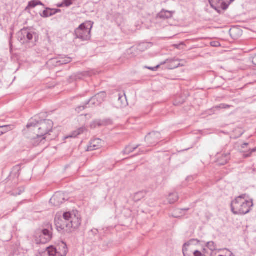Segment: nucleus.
Listing matches in <instances>:
<instances>
[{"label":"nucleus","instance_id":"obj_19","mask_svg":"<svg viewBox=\"0 0 256 256\" xmlns=\"http://www.w3.org/2000/svg\"><path fill=\"white\" fill-rule=\"evenodd\" d=\"M40 5V6H44V4L40 0H33L30 2H28V5L27 7L26 8V10L29 8H34L36 7V6Z\"/></svg>","mask_w":256,"mask_h":256},{"label":"nucleus","instance_id":"obj_33","mask_svg":"<svg viewBox=\"0 0 256 256\" xmlns=\"http://www.w3.org/2000/svg\"><path fill=\"white\" fill-rule=\"evenodd\" d=\"M230 105L224 104H222L218 106H215V108H216V109H220V108L226 109V108H230Z\"/></svg>","mask_w":256,"mask_h":256},{"label":"nucleus","instance_id":"obj_17","mask_svg":"<svg viewBox=\"0 0 256 256\" xmlns=\"http://www.w3.org/2000/svg\"><path fill=\"white\" fill-rule=\"evenodd\" d=\"M40 234L46 237L45 242H49L52 238V232L48 229H44L41 231Z\"/></svg>","mask_w":256,"mask_h":256},{"label":"nucleus","instance_id":"obj_23","mask_svg":"<svg viewBox=\"0 0 256 256\" xmlns=\"http://www.w3.org/2000/svg\"><path fill=\"white\" fill-rule=\"evenodd\" d=\"M97 99V102H99V104H100L102 102L104 101L106 97V94L105 92H100L94 96Z\"/></svg>","mask_w":256,"mask_h":256},{"label":"nucleus","instance_id":"obj_38","mask_svg":"<svg viewBox=\"0 0 256 256\" xmlns=\"http://www.w3.org/2000/svg\"><path fill=\"white\" fill-rule=\"evenodd\" d=\"M189 210L188 208H184V209H178L175 211L176 214H178V212L180 214H182V211H188Z\"/></svg>","mask_w":256,"mask_h":256},{"label":"nucleus","instance_id":"obj_6","mask_svg":"<svg viewBox=\"0 0 256 256\" xmlns=\"http://www.w3.org/2000/svg\"><path fill=\"white\" fill-rule=\"evenodd\" d=\"M88 24L90 28L87 26L86 24L82 23L75 30L74 34L76 38H79L82 41L90 40L91 38V28L92 24H90V22H88Z\"/></svg>","mask_w":256,"mask_h":256},{"label":"nucleus","instance_id":"obj_15","mask_svg":"<svg viewBox=\"0 0 256 256\" xmlns=\"http://www.w3.org/2000/svg\"><path fill=\"white\" fill-rule=\"evenodd\" d=\"M112 124V122L110 120H97L94 121L91 124L92 128H96V126H106L111 124Z\"/></svg>","mask_w":256,"mask_h":256},{"label":"nucleus","instance_id":"obj_40","mask_svg":"<svg viewBox=\"0 0 256 256\" xmlns=\"http://www.w3.org/2000/svg\"><path fill=\"white\" fill-rule=\"evenodd\" d=\"M90 232H92V234L94 236L96 235L98 233V230L97 229H92L90 230Z\"/></svg>","mask_w":256,"mask_h":256},{"label":"nucleus","instance_id":"obj_36","mask_svg":"<svg viewBox=\"0 0 256 256\" xmlns=\"http://www.w3.org/2000/svg\"><path fill=\"white\" fill-rule=\"evenodd\" d=\"M86 108V104L83 105V106H78L77 108H76V110L78 112H80V111L84 110Z\"/></svg>","mask_w":256,"mask_h":256},{"label":"nucleus","instance_id":"obj_2","mask_svg":"<svg viewBox=\"0 0 256 256\" xmlns=\"http://www.w3.org/2000/svg\"><path fill=\"white\" fill-rule=\"evenodd\" d=\"M248 194H241L235 198L230 204L231 210L234 214L244 215L250 212L254 206L253 200H248Z\"/></svg>","mask_w":256,"mask_h":256},{"label":"nucleus","instance_id":"obj_46","mask_svg":"<svg viewBox=\"0 0 256 256\" xmlns=\"http://www.w3.org/2000/svg\"><path fill=\"white\" fill-rule=\"evenodd\" d=\"M24 191V189H23L22 190H20V192H18V193H16V195H20V194H21L22 192Z\"/></svg>","mask_w":256,"mask_h":256},{"label":"nucleus","instance_id":"obj_1","mask_svg":"<svg viewBox=\"0 0 256 256\" xmlns=\"http://www.w3.org/2000/svg\"><path fill=\"white\" fill-rule=\"evenodd\" d=\"M82 220L78 212H66L62 217L56 222L58 228L68 232H72L78 228L81 225Z\"/></svg>","mask_w":256,"mask_h":256},{"label":"nucleus","instance_id":"obj_28","mask_svg":"<svg viewBox=\"0 0 256 256\" xmlns=\"http://www.w3.org/2000/svg\"><path fill=\"white\" fill-rule=\"evenodd\" d=\"M186 98L184 96H180L176 98V100H174V105L175 106H179L185 102Z\"/></svg>","mask_w":256,"mask_h":256},{"label":"nucleus","instance_id":"obj_11","mask_svg":"<svg viewBox=\"0 0 256 256\" xmlns=\"http://www.w3.org/2000/svg\"><path fill=\"white\" fill-rule=\"evenodd\" d=\"M102 141L100 139L96 138L92 140L88 146V151L98 150L102 146Z\"/></svg>","mask_w":256,"mask_h":256},{"label":"nucleus","instance_id":"obj_30","mask_svg":"<svg viewBox=\"0 0 256 256\" xmlns=\"http://www.w3.org/2000/svg\"><path fill=\"white\" fill-rule=\"evenodd\" d=\"M10 130V126L8 125L0 126V136L6 133Z\"/></svg>","mask_w":256,"mask_h":256},{"label":"nucleus","instance_id":"obj_16","mask_svg":"<svg viewBox=\"0 0 256 256\" xmlns=\"http://www.w3.org/2000/svg\"><path fill=\"white\" fill-rule=\"evenodd\" d=\"M72 58L70 57L64 56L61 57L56 62V66H59L62 64H66L70 62Z\"/></svg>","mask_w":256,"mask_h":256},{"label":"nucleus","instance_id":"obj_25","mask_svg":"<svg viewBox=\"0 0 256 256\" xmlns=\"http://www.w3.org/2000/svg\"><path fill=\"white\" fill-rule=\"evenodd\" d=\"M138 146L139 145H137L136 146L132 147L130 146H128L125 148L122 152L124 154H128L136 150L138 147Z\"/></svg>","mask_w":256,"mask_h":256},{"label":"nucleus","instance_id":"obj_5","mask_svg":"<svg viewBox=\"0 0 256 256\" xmlns=\"http://www.w3.org/2000/svg\"><path fill=\"white\" fill-rule=\"evenodd\" d=\"M67 252L66 244L62 242L58 248L53 246L47 248L45 251L40 252L38 256H66Z\"/></svg>","mask_w":256,"mask_h":256},{"label":"nucleus","instance_id":"obj_47","mask_svg":"<svg viewBox=\"0 0 256 256\" xmlns=\"http://www.w3.org/2000/svg\"><path fill=\"white\" fill-rule=\"evenodd\" d=\"M64 6V4L63 2L62 4H60L58 6V7H62V6Z\"/></svg>","mask_w":256,"mask_h":256},{"label":"nucleus","instance_id":"obj_35","mask_svg":"<svg viewBox=\"0 0 256 256\" xmlns=\"http://www.w3.org/2000/svg\"><path fill=\"white\" fill-rule=\"evenodd\" d=\"M64 6L66 7L70 6L72 4V0H64L63 2Z\"/></svg>","mask_w":256,"mask_h":256},{"label":"nucleus","instance_id":"obj_26","mask_svg":"<svg viewBox=\"0 0 256 256\" xmlns=\"http://www.w3.org/2000/svg\"><path fill=\"white\" fill-rule=\"evenodd\" d=\"M86 105H89L90 106H97L99 105V102H97V99L95 96H92L86 104Z\"/></svg>","mask_w":256,"mask_h":256},{"label":"nucleus","instance_id":"obj_22","mask_svg":"<svg viewBox=\"0 0 256 256\" xmlns=\"http://www.w3.org/2000/svg\"><path fill=\"white\" fill-rule=\"evenodd\" d=\"M230 159V154H226L222 156V160L218 159V163L220 165H224L226 164Z\"/></svg>","mask_w":256,"mask_h":256},{"label":"nucleus","instance_id":"obj_43","mask_svg":"<svg viewBox=\"0 0 256 256\" xmlns=\"http://www.w3.org/2000/svg\"><path fill=\"white\" fill-rule=\"evenodd\" d=\"M249 151L250 152H251V154H252V152H256V147L250 150Z\"/></svg>","mask_w":256,"mask_h":256},{"label":"nucleus","instance_id":"obj_42","mask_svg":"<svg viewBox=\"0 0 256 256\" xmlns=\"http://www.w3.org/2000/svg\"><path fill=\"white\" fill-rule=\"evenodd\" d=\"M217 44H218V42H211V46H218Z\"/></svg>","mask_w":256,"mask_h":256},{"label":"nucleus","instance_id":"obj_10","mask_svg":"<svg viewBox=\"0 0 256 256\" xmlns=\"http://www.w3.org/2000/svg\"><path fill=\"white\" fill-rule=\"evenodd\" d=\"M196 241L199 242L200 240L198 239H192L187 242L184 244L182 248V252L184 256H193V251H190V246L193 242Z\"/></svg>","mask_w":256,"mask_h":256},{"label":"nucleus","instance_id":"obj_39","mask_svg":"<svg viewBox=\"0 0 256 256\" xmlns=\"http://www.w3.org/2000/svg\"><path fill=\"white\" fill-rule=\"evenodd\" d=\"M251 155H252L251 152H250L248 150V152L247 153L244 154H243V158H247L250 157L251 156Z\"/></svg>","mask_w":256,"mask_h":256},{"label":"nucleus","instance_id":"obj_44","mask_svg":"<svg viewBox=\"0 0 256 256\" xmlns=\"http://www.w3.org/2000/svg\"><path fill=\"white\" fill-rule=\"evenodd\" d=\"M248 143H244L242 144V148H245L248 145Z\"/></svg>","mask_w":256,"mask_h":256},{"label":"nucleus","instance_id":"obj_14","mask_svg":"<svg viewBox=\"0 0 256 256\" xmlns=\"http://www.w3.org/2000/svg\"><path fill=\"white\" fill-rule=\"evenodd\" d=\"M60 12V9H52L47 8L44 10L42 14H41L40 16L43 18H48Z\"/></svg>","mask_w":256,"mask_h":256},{"label":"nucleus","instance_id":"obj_34","mask_svg":"<svg viewBox=\"0 0 256 256\" xmlns=\"http://www.w3.org/2000/svg\"><path fill=\"white\" fill-rule=\"evenodd\" d=\"M193 255L194 256H206L204 254L197 250L193 251Z\"/></svg>","mask_w":256,"mask_h":256},{"label":"nucleus","instance_id":"obj_24","mask_svg":"<svg viewBox=\"0 0 256 256\" xmlns=\"http://www.w3.org/2000/svg\"><path fill=\"white\" fill-rule=\"evenodd\" d=\"M152 46L151 43L142 42L138 46V49L140 51H144Z\"/></svg>","mask_w":256,"mask_h":256},{"label":"nucleus","instance_id":"obj_50","mask_svg":"<svg viewBox=\"0 0 256 256\" xmlns=\"http://www.w3.org/2000/svg\"><path fill=\"white\" fill-rule=\"evenodd\" d=\"M174 218H178V217H180V216H174Z\"/></svg>","mask_w":256,"mask_h":256},{"label":"nucleus","instance_id":"obj_3","mask_svg":"<svg viewBox=\"0 0 256 256\" xmlns=\"http://www.w3.org/2000/svg\"><path fill=\"white\" fill-rule=\"evenodd\" d=\"M54 123L50 120H44L39 121L38 116H35L31 118L26 125L28 129L34 130L41 136H47L52 132Z\"/></svg>","mask_w":256,"mask_h":256},{"label":"nucleus","instance_id":"obj_32","mask_svg":"<svg viewBox=\"0 0 256 256\" xmlns=\"http://www.w3.org/2000/svg\"><path fill=\"white\" fill-rule=\"evenodd\" d=\"M46 237H45L44 236L41 235L40 234L38 238L36 240V242L44 244L47 243L48 242H45L44 240H46Z\"/></svg>","mask_w":256,"mask_h":256},{"label":"nucleus","instance_id":"obj_4","mask_svg":"<svg viewBox=\"0 0 256 256\" xmlns=\"http://www.w3.org/2000/svg\"><path fill=\"white\" fill-rule=\"evenodd\" d=\"M18 40L22 44H27L28 47L34 46L36 44L38 36L36 32L28 28H24L17 34Z\"/></svg>","mask_w":256,"mask_h":256},{"label":"nucleus","instance_id":"obj_12","mask_svg":"<svg viewBox=\"0 0 256 256\" xmlns=\"http://www.w3.org/2000/svg\"><path fill=\"white\" fill-rule=\"evenodd\" d=\"M180 60L178 59H167L164 62H162L160 64H170L168 68L170 69H174L180 66L179 62Z\"/></svg>","mask_w":256,"mask_h":256},{"label":"nucleus","instance_id":"obj_37","mask_svg":"<svg viewBox=\"0 0 256 256\" xmlns=\"http://www.w3.org/2000/svg\"><path fill=\"white\" fill-rule=\"evenodd\" d=\"M160 65H158L154 67L146 66L147 69L152 70V71H156L160 67Z\"/></svg>","mask_w":256,"mask_h":256},{"label":"nucleus","instance_id":"obj_18","mask_svg":"<svg viewBox=\"0 0 256 256\" xmlns=\"http://www.w3.org/2000/svg\"><path fill=\"white\" fill-rule=\"evenodd\" d=\"M158 16L160 18L168 19L172 16V12L168 10H162L158 14Z\"/></svg>","mask_w":256,"mask_h":256},{"label":"nucleus","instance_id":"obj_49","mask_svg":"<svg viewBox=\"0 0 256 256\" xmlns=\"http://www.w3.org/2000/svg\"><path fill=\"white\" fill-rule=\"evenodd\" d=\"M10 46L11 47L12 46V42H11V40H10Z\"/></svg>","mask_w":256,"mask_h":256},{"label":"nucleus","instance_id":"obj_9","mask_svg":"<svg viewBox=\"0 0 256 256\" xmlns=\"http://www.w3.org/2000/svg\"><path fill=\"white\" fill-rule=\"evenodd\" d=\"M30 140V143L34 146L42 145L45 144L47 136H40L37 133L36 136L33 138H28Z\"/></svg>","mask_w":256,"mask_h":256},{"label":"nucleus","instance_id":"obj_20","mask_svg":"<svg viewBox=\"0 0 256 256\" xmlns=\"http://www.w3.org/2000/svg\"><path fill=\"white\" fill-rule=\"evenodd\" d=\"M178 199V196L177 193L173 192L169 194L168 197V200L170 204H174L176 202Z\"/></svg>","mask_w":256,"mask_h":256},{"label":"nucleus","instance_id":"obj_13","mask_svg":"<svg viewBox=\"0 0 256 256\" xmlns=\"http://www.w3.org/2000/svg\"><path fill=\"white\" fill-rule=\"evenodd\" d=\"M64 200V196L59 192H56L50 199L52 202L54 201V204L56 206H58L63 203Z\"/></svg>","mask_w":256,"mask_h":256},{"label":"nucleus","instance_id":"obj_7","mask_svg":"<svg viewBox=\"0 0 256 256\" xmlns=\"http://www.w3.org/2000/svg\"><path fill=\"white\" fill-rule=\"evenodd\" d=\"M211 6L220 13L221 10H226L234 0H208Z\"/></svg>","mask_w":256,"mask_h":256},{"label":"nucleus","instance_id":"obj_41","mask_svg":"<svg viewBox=\"0 0 256 256\" xmlns=\"http://www.w3.org/2000/svg\"><path fill=\"white\" fill-rule=\"evenodd\" d=\"M252 62L256 66V54L252 57Z\"/></svg>","mask_w":256,"mask_h":256},{"label":"nucleus","instance_id":"obj_51","mask_svg":"<svg viewBox=\"0 0 256 256\" xmlns=\"http://www.w3.org/2000/svg\"><path fill=\"white\" fill-rule=\"evenodd\" d=\"M210 256H213V254H211V255H210Z\"/></svg>","mask_w":256,"mask_h":256},{"label":"nucleus","instance_id":"obj_31","mask_svg":"<svg viewBox=\"0 0 256 256\" xmlns=\"http://www.w3.org/2000/svg\"><path fill=\"white\" fill-rule=\"evenodd\" d=\"M206 246L212 252L216 250V246L214 242H209L206 244Z\"/></svg>","mask_w":256,"mask_h":256},{"label":"nucleus","instance_id":"obj_45","mask_svg":"<svg viewBox=\"0 0 256 256\" xmlns=\"http://www.w3.org/2000/svg\"><path fill=\"white\" fill-rule=\"evenodd\" d=\"M226 256H235L231 252L228 251V254Z\"/></svg>","mask_w":256,"mask_h":256},{"label":"nucleus","instance_id":"obj_27","mask_svg":"<svg viewBox=\"0 0 256 256\" xmlns=\"http://www.w3.org/2000/svg\"><path fill=\"white\" fill-rule=\"evenodd\" d=\"M86 130V129L84 128H80L76 130L74 132L72 135L70 136V137H73L76 138L78 136L82 134Z\"/></svg>","mask_w":256,"mask_h":256},{"label":"nucleus","instance_id":"obj_8","mask_svg":"<svg viewBox=\"0 0 256 256\" xmlns=\"http://www.w3.org/2000/svg\"><path fill=\"white\" fill-rule=\"evenodd\" d=\"M160 138V134L158 132H152L145 137V140L150 146L156 145Z\"/></svg>","mask_w":256,"mask_h":256},{"label":"nucleus","instance_id":"obj_48","mask_svg":"<svg viewBox=\"0 0 256 256\" xmlns=\"http://www.w3.org/2000/svg\"><path fill=\"white\" fill-rule=\"evenodd\" d=\"M174 46L176 48H178L179 45L175 44Z\"/></svg>","mask_w":256,"mask_h":256},{"label":"nucleus","instance_id":"obj_21","mask_svg":"<svg viewBox=\"0 0 256 256\" xmlns=\"http://www.w3.org/2000/svg\"><path fill=\"white\" fill-rule=\"evenodd\" d=\"M146 193L144 192L140 191L136 193L134 196V199L136 202H138L145 197Z\"/></svg>","mask_w":256,"mask_h":256},{"label":"nucleus","instance_id":"obj_29","mask_svg":"<svg viewBox=\"0 0 256 256\" xmlns=\"http://www.w3.org/2000/svg\"><path fill=\"white\" fill-rule=\"evenodd\" d=\"M118 102L120 104V106H124L126 105V97L124 94V95L119 94Z\"/></svg>","mask_w":256,"mask_h":256}]
</instances>
